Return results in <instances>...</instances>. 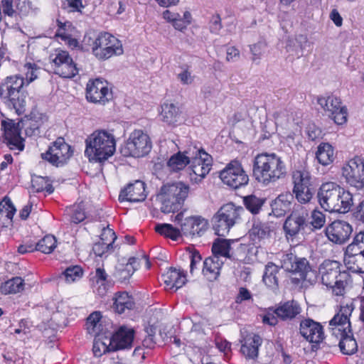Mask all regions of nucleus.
I'll list each match as a JSON object with an SVG mask.
<instances>
[{"instance_id": "obj_11", "label": "nucleus", "mask_w": 364, "mask_h": 364, "mask_svg": "<svg viewBox=\"0 0 364 364\" xmlns=\"http://www.w3.org/2000/svg\"><path fill=\"white\" fill-rule=\"evenodd\" d=\"M341 171L347 184L357 190L364 188V159L355 156L350 159Z\"/></svg>"}, {"instance_id": "obj_25", "label": "nucleus", "mask_w": 364, "mask_h": 364, "mask_svg": "<svg viewBox=\"0 0 364 364\" xmlns=\"http://www.w3.org/2000/svg\"><path fill=\"white\" fill-rule=\"evenodd\" d=\"M145 186V183L139 180L128 184L126 188L120 191L119 200L132 203L144 201L146 198Z\"/></svg>"}, {"instance_id": "obj_8", "label": "nucleus", "mask_w": 364, "mask_h": 364, "mask_svg": "<svg viewBox=\"0 0 364 364\" xmlns=\"http://www.w3.org/2000/svg\"><path fill=\"white\" fill-rule=\"evenodd\" d=\"M242 212H244V209L232 203L223 205L212 218L215 234L218 236H225L230 228L240 220Z\"/></svg>"}, {"instance_id": "obj_31", "label": "nucleus", "mask_w": 364, "mask_h": 364, "mask_svg": "<svg viewBox=\"0 0 364 364\" xmlns=\"http://www.w3.org/2000/svg\"><path fill=\"white\" fill-rule=\"evenodd\" d=\"M182 112L175 104L165 102L161 105L162 120L168 124L176 125L183 120Z\"/></svg>"}, {"instance_id": "obj_6", "label": "nucleus", "mask_w": 364, "mask_h": 364, "mask_svg": "<svg viewBox=\"0 0 364 364\" xmlns=\"http://www.w3.org/2000/svg\"><path fill=\"white\" fill-rule=\"evenodd\" d=\"M281 267L291 274L294 284L306 282L313 284L317 280L316 271L312 269L309 262L304 257H299L292 253L284 254L281 259Z\"/></svg>"}, {"instance_id": "obj_48", "label": "nucleus", "mask_w": 364, "mask_h": 364, "mask_svg": "<svg viewBox=\"0 0 364 364\" xmlns=\"http://www.w3.org/2000/svg\"><path fill=\"white\" fill-rule=\"evenodd\" d=\"M291 194L295 196V198L299 203L307 204L313 198L314 191L311 187L306 188L293 189Z\"/></svg>"}, {"instance_id": "obj_40", "label": "nucleus", "mask_w": 364, "mask_h": 364, "mask_svg": "<svg viewBox=\"0 0 364 364\" xmlns=\"http://www.w3.org/2000/svg\"><path fill=\"white\" fill-rule=\"evenodd\" d=\"M24 289L23 279L19 277H15L2 283L0 291L4 294H16Z\"/></svg>"}, {"instance_id": "obj_14", "label": "nucleus", "mask_w": 364, "mask_h": 364, "mask_svg": "<svg viewBox=\"0 0 364 364\" xmlns=\"http://www.w3.org/2000/svg\"><path fill=\"white\" fill-rule=\"evenodd\" d=\"M317 102L336 124L341 125L347 122V109L342 106L340 98L334 95L318 96Z\"/></svg>"}, {"instance_id": "obj_7", "label": "nucleus", "mask_w": 364, "mask_h": 364, "mask_svg": "<svg viewBox=\"0 0 364 364\" xmlns=\"http://www.w3.org/2000/svg\"><path fill=\"white\" fill-rule=\"evenodd\" d=\"M188 191L189 186L181 182L163 186L159 196L161 201V212L169 213L178 210Z\"/></svg>"}, {"instance_id": "obj_36", "label": "nucleus", "mask_w": 364, "mask_h": 364, "mask_svg": "<svg viewBox=\"0 0 364 364\" xmlns=\"http://www.w3.org/2000/svg\"><path fill=\"white\" fill-rule=\"evenodd\" d=\"M271 234L270 226L267 223L254 220L251 229L249 230L250 238L256 242L269 237Z\"/></svg>"}, {"instance_id": "obj_46", "label": "nucleus", "mask_w": 364, "mask_h": 364, "mask_svg": "<svg viewBox=\"0 0 364 364\" xmlns=\"http://www.w3.org/2000/svg\"><path fill=\"white\" fill-rule=\"evenodd\" d=\"M83 270L79 265H71L67 267L60 276L68 283L75 282L82 277Z\"/></svg>"}, {"instance_id": "obj_59", "label": "nucleus", "mask_w": 364, "mask_h": 364, "mask_svg": "<svg viewBox=\"0 0 364 364\" xmlns=\"http://www.w3.org/2000/svg\"><path fill=\"white\" fill-rule=\"evenodd\" d=\"M262 323L271 326H275L278 324L279 318L273 312L270 311L269 308L268 311L262 316Z\"/></svg>"}, {"instance_id": "obj_47", "label": "nucleus", "mask_w": 364, "mask_h": 364, "mask_svg": "<svg viewBox=\"0 0 364 364\" xmlns=\"http://www.w3.org/2000/svg\"><path fill=\"white\" fill-rule=\"evenodd\" d=\"M155 231L161 235L171 238L173 240H177L181 236V232L178 229L167 223L156 225L155 226Z\"/></svg>"}, {"instance_id": "obj_1", "label": "nucleus", "mask_w": 364, "mask_h": 364, "mask_svg": "<svg viewBox=\"0 0 364 364\" xmlns=\"http://www.w3.org/2000/svg\"><path fill=\"white\" fill-rule=\"evenodd\" d=\"M286 175V166L274 153L258 154L252 161V176L259 183L268 185Z\"/></svg>"}, {"instance_id": "obj_43", "label": "nucleus", "mask_w": 364, "mask_h": 364, "mask_svg": "<svg viewBox=\"0 0 364 364\" xmlns=\"http://www.w3.org/2000/svg\"><path fill=\"white\" fill-rule=\"evenodd\" d=\"M123 53V47H92V53L99 60H107L113 55H120Z\"/></svg>"}, {"instance_id": "obj_55", "label": "nucleus", "mask_w": 364, "mask_h": 364, "mask_svg": "<svg viewBox=\"0 0 364 364\" xmlns=\"http://www.w3.org/2000/svg\"><path fill=\"white\" fill-rule=\"evenodd\" d=\"M92 351L96 357H100L102 354L105 353L107 351H112L109 348V343L107 344L105 342H103L100 340V338H95Z\"/></svg>"}, {"instance_id": "obj_12", "label": "nucleus", "mask_w": 364, "mask_h": 364, "mask_svg": "<svg viewBox=\"0 0 364 364\" xmlns=\"http://www.w3.org/2000/svg\"><path fill=\"white\" fill-rule=\"evenodd\" d=\"M54 65V73L61 77L71 78L78 74V70L68 51L55 48L49 55Z\"/></svg>"}, {"instance_id": "obj_19", "label": "nucleus", "mask_w": 364, "mask_h": 364, "mask_svg": "<svg viewBox=\"0 0 364 364\" xmlns=\"http://www.w3.org/2000/svg\"><path fill=\"white\" fill-rule=\"evenodd\" d=\"M4 129V142L11 151H22L24 149V139L21 136L18 124L12 121H2Z\"/></svg>"}, {"instance_id": "obj_29", "label": "nucleus", "mask_w": 364, "mask_h": 364, "mask_svg": "<svg viewBox=\"0 0 364 364\" xmlns=\"http://www.w3.org/2000/svg\"><path fill=\"white\" fill-rule=\"evenodd\" d=\"M294 196L290 192L279 195L271 203L272 211L276 217L284 216L293 205Z\"/></svg>"}, {"instance_id": "obj_15", "label": "nucleus", "mask_w": 364, "mask_h": 364, "mask_svg": "<svg viewBox=\"0 0 364 364\" xmlns=\"http://www.w3.org/2000/svg\"><path fill=\"white\" fill-rule=\"evenodd\" d=\"M309 215L306 209L300 205H294L291 213L284 223L286 236L294 237L304 230L309 224Z\"/></svg>"}, {"instance_id": "obj_27", "label": "nucleus", "mask_w": 364, "mask_h": 364, "mask_svg": "<svg viewBox=\"0 0 364 364\" xmlns=\"http://www.w3.org/2000/svg\"><path fill=\"white\" fill-rule=\"evenodd\" d=\"M262 344V338L255 333L249 334L242 341L240 351L247 359L255 360L258 357L259 348Z\"/></svg>"}, {"instance_id": "obj_38", "label": "nucleus", "mask_w": 364, "mask_h": 364, "mask_svg": "<svg viewBox=\"0 0 364 364\" xmlns=\"http://www.w3.org/2000/svg\"><path fill=\"white\" fill-rule=\"evenodd\" d=\"M316 157L319 164L323 166L331 164L334 160L333 146L328 143H321L316 152Z\"/></svg>"}, {"instance_id": "obj_62", "label": "nucleus", "mask_w": 364, "mask_h": 364, "mask_svg": "<svg viewBox=\"0 0 364 364\" xmlns=\"http://www.w3.org/2000/svg\"><path fill=\"white\" fill-rule=\"evenodd\" d=\"M210 31L213 33H218L222 28L221 18L219 14L213 15L209 23Z\"/></svg>"}, {"instance_id": "obj_9", "label": "nucleus", "mask_w": 364, "mask_h": 364, "mask_svg": "<svg viewBox=\"0 0 364 364\" xmlns=\"http://www.w3.org/2000/svg\"><path fill=\"white\" fill-rule=\"evenodd\" d=\"M73 154L71 146L64 138L58 137L50 144L46 152L41 154V157L55 167H62L68 162Z\"/></svg>"}, {"instance_id": "obj_16", "label": "nucleus", "mask_w": 364, "mask_h": 364, "mask_svg": "<svg viewBox=\"0 0 364 364\" xmlns=\"http://www.w3.org/2000/svg\"><path fill=\"white\" fill-rule=\"evenodd\" d=\"M299 332L311 343V350L317 351L320 343L324 339V332L321 323L309 318L303 319L300 322Z\"/></svg>"}, {"instance_id": "obj_24", "label": "nucleus", "mask_w": 364, "mask_h": 364, "mask_svg": "<svg viewBox=\"0 0 364 364\" xmlns=\"http://www.w3.org/2000/svg\"><path fill=\"white\" fill-rule=\"evenodd\" d=\"M130 146L134 150V157H143L151 149V141L149 136L141 130H135L129 139Z\"/></svg>"}, {"instance_id": "obj_21", "label": "nucleus", "mask_w": 364, "mask_h": 364, "mask_svg": "<svg viewBox=\"0 0 364 364\" xmlns=\"http://www.w3.org/2000/svg\"><path fill=\"white\" fill-rule=\"evenodd\" d=\"M134 330L126 326H121L109 340V348L112 351L130 349L134 338Z\"/></svg>"}, {"instance_id": "obj_42", "label": "nucleus", "mask_w": 364, "mask_h": 364, "mask_svg": "<svg viewBox=\"0 0 364 364\" xmlns=\"http://www.w3.org/2000/svg\"><path fill=\"white\" fill-rule=\"evenodd\" d=\"M230 240L226 239H216L212 246V252L213 255L218 258L221 257L225 258H230Z\"/></svg>"}, {"instance_id": "obj_22", "label": "nucleus", "mask_w": 364, "mask_h": 364, "mask_svg": "<svg viewBox=\"0 0 364 364\" xmlns=\"http://www.w3.org/2000/svg\"><path fill=\"white\" fill-rule=\"evenodd\" d=\"M343 261L348 270L353 273L364 274V253L355 246H347Z\"/></svg>"}, {"instance_id": "obj_60", "label": "nucleus", "mask_w": 364, "mask_h": 364, "mask_svg": "<svg viewBox=\"0 0 364 364\" xmlns=\"http://www.w3.org/2000/svg\"><path fill=\"white\" fill-rule=\"evenodd\" d=\"M24 68L27 70L26 75L28 83L33 82L37 78L36 72L38 70V68L36 64L28 63L25 64Z\"/></svg>"}, {"instance_id": "obj_37", "label": "nucleus", "mask_w": 364, "mask_h": 364, "mask_svg": "<svg viewBox=\"0 0 364 364\" xmlns=\"http://www.w3.org/2000/svg\"><path fill=\"white\" fill-rule=\"evenodd\" d=\"M279 272V267L272 262H268L265 265L262 280L267 287L272 289L278 287L279 281L277 274Z\"/></svg>"}, {"instance_id": "obj_28", "label": "nucleus", "mask_w": 364, "mask_h": 364, "mask_svg": "<svg viewBox=\"0 0 364 364\" xmlns=\"http://www.w3.org/2000/svg\"><path fill=\"white\" fill-rule=\"evenodd\" d=\"M161 280L164 282L166 289L176 291L186 284V277L183 271L170 267L161 275Z\"/></svg>"}, {"instance_id": "obj_26", "label": "nucleus", "mask_w": 364, "mask_h": 364, "mask_svg": "<svg viewBox=\"0 0 364 364\" xmlns=\"http://www.w3.org/2000/svg\"><path fill=\"white\" fill-rule=\"evenodd\" d=\"M1 10H2L5 15L9 16H13L16 12H18L20 15L26 16L36 14L37 8H33L28 0H18L16 9H14L13 0H1L0 4Z\"/></svg>"}, {"instance_id": "obj_61", "label": "nucleus", "mask_w": 364, "mask_h": 364, "mask_svg": "<svg viewBox=\"0 0 364 364\" xmlns=\"http://www.w3.org/2000/svg\"><path fill=\"white\" fill-rule=\"evenodd\" d=\"M97 39H98V33L93 29H90L85 34L83 43L87 46H95L97 44Z\"/></svg>"}, {"instance_id": "obj_63", "label": "nucleus", "mask_w": 364, "mask_h": 364, "mask_svg": "<svg viewBox=\"0 0 364 364\" xmlns=\"http://www.w3.org/2000/svg\"><path fill=\"white\" fill-rule=\"evenodd\" d=\"M348 245H353L364 253V230L356 234L353 242Z\"/></svg>"}, {"instance_id": "obj_53", "label": "nucleus", "mask_w": 364, "mask_h": 364, "mask_svg": "<svg viewBox=\"0 0 364 364\" xmlns=\"http://www.w3.org/2000/svg\"><path fill=\"white\" fill-rule=\"evenodd\" d=\"M114 246L111 243L99 241L95 242L92 247V251L96 256L102 257L107 253L113 252Z\"/></svg>"}, {"instance_id": "obj_50", "label": "nucleus", "mask_w": 364, "mask_h": 364, "mask_svg": "<svg viewBox=\"0 0 364 364\" xmlns=\"http://www.w3.org/2000/svg\"><path fill=\"white\" fill-rule=\"evenodd\" d=\"M134 269L129 266L119 264L115 272V277L122 283L126 282L134 274Z\"/></svg>"}, {"instance_id": "obj_51", "label": "nucleus", "mask_w": 364, "mask_h": 364, "mask_svg": "<svg viewBox=\"0 0 364 364\" xmlns=\"http://www.w3.org/2000/svg\"><path fill=\"white\" fill-rule=\"evenodd\" d=\"M97 44L95 46H116L119 41L114 36L108 32L98 33Z\"/></svg>"}, {"instance_id": "obj_13", "label": "nucleus", "mask_w": 364, "mask_h": 364, "mask_svg": "<svg viewBox=\"0 0 364 364\" xmlns=\"http://www.w3.org/2000/svg\"><path fill=\"white\" fill-rule=\"evenodd\" d=\"M220 178L224 184L232 189H237L248 183V175L239 161L233 160L220 171Z\"/></svg>"}, {"instance_id": "obj_20", "label": "nucleus", "mask_w": 364, "mask_h": 364, "mask_svg": "<svg viewBox=\"0 0 364 364\" xmlns=\"http://www.w3.org/2000/svg\"><path fill=\"white\" fill-rule=\"evenodd\" d=\"M175 221L181 223V232L185 235L200 236L208 228V221L201 216H191L183 219V214L178 213Z\"/></svg>"}, {"instance_id": "obj_30", "label": "nucleus", "mask_w": 364, "mask_h": 364, "mask_svg": "<svg viewBox=\"0 0 364 364\" xmlns=\"http://www.w3.org/2000/svg\"><path fill=\"white\" fill-rule=\"evenodd\" d=\"M193 146H189L184 151H178L172 155L166 163L167 167L170 171L178 172L183 170L190 163V159L193 157Z\"/></svg>"}, {"instance_id": "obj_41", "label": "nucleus", "mask_w": 364, "mask_h": 364, "mask_svg": "<svg viewBox=\"0 0 364 364\" xmlns=\"http://www.w3.org/2000/svg\"><path fill=\"white\" fill-rule=\"evenodd\" d=\"M65 212V215L69 216L70 221L75 224H78L86 218L85 205L83 203L67 207Z\"/></svg>"}, {"instance_id": "obj_18", "label": "nucleus", "mask_w": 364, "mask_h": 364, "mask_svg": "<svg viewBox=\"0 0 364 364\" xmlns=\"http://www.w3.org/2000/svg\"><path fill=\"white\" fill-rule=\"evenodd\" d=\"M112 97V93L109 90L106 82L95 79L90 80L86 87V98L93 103L105 105Z\"/></svg>"}, {"instance_id": "obj_44", "label": "nucleus", "mask_w": 364, "mask_h": 364, "mask_svg": "<svg viewBox=\"0 0 364 364\" xmlns=\"http://www.w3.org/2000/svg\"><path fill=\"white\" fill-rule=\"evenodd\" d=\"M244 205L245 208L252 214L259 213L263 206L265 199L257 197L255 195H250L244 198Z\"/></svg>"}, {"instance_id": "obj_39", "label": "nucleus", "mask_w": 364, "mask_h": 364, "mask_svg": "<svg viewBox=\"0 0 364 364\" xmlns=\"http://www.w3.org/2000/svg\"><path fill=\"white\" fill-rule=\"evenodd\" d=\"M348 332L341 333V338L339 342L341 351L346 355H353L358 350V344L353 334H348Z\"/></svg>"}, {"instance_id": "obj_32", "label": "nucleus", "mask_w": 364, "mask_h": 364, "mask_svg": "<svg viewBox=\"0 0 364 364\" xmlns=\"http://www.w3.org/2000/svg\"><path fill=\"white\" fill-rule=\"evenodd\" d=\"M57 24L58 28L55 36L58 39L61 40V42L59 43L63 42L68 46H78L77 39L72 36V32L74 29L72 23L70 21L62 22L60 20H57Z\"/></svg>"}, {"instance_id": "obj_52", "label": "nucleus", "mask_w": 364, "mask_h": 364, "mask_svg": "<svg viewBox=\"0 0 364 364\" xmlns=\"http://www.w3.org/2000/svg\"><path fill=\"white\" fill-rule=\"evenodd\" d=\"M219 55H225L227 61H235L239 58L240 51L236 47H218L216 50Z\"/></svg>"}, {"instance_id": "obj_34", "label": "nucleus", "mask_w": 364, "mask_h": 364, "mask_svg": "<svg viewBox=\"0 0 364 364\" xmlns=\"http://www.w3.org/2000/svg\"><path fill=\"white\" fill-rule=\"evenodd\" d=\"M113 309L119 314H123L127 309L131 310L134 306L133 298L126 291H118L113 297Z\"/></svg>"}, {"instance_id": "obj_57", "label": "nucleus", "mask_w": 364, "mask_h": 364, "mask_svg": "<svg viewBox=\"0 0 364 364\" xmlns=\"http://www.w3.org/2000/svg\"><path fill=\"white\" fill-rule=\"evenodd\" d=\"M311 221L310 223L315 229H320L321 228L326 222V217L325 215L318 210H314L311 213Z\"/></svg>"}, {"instance_id": "obj_33", "label": "nucleus", "mask_w": 364, "mask_h": 364, "mask_svg": "<svg viewBox=\"0 0 364 364\" xmlns=\"http://www.w3.org/2000/svg\"><path fill=\"white\" fill-rule=\"evenodd\" d=\"M224 262L216 256L208 257L203 262V273L210 281L215 280Z\"/></svg>"}, {"instance_id": "obj_10", "label": "nucleus", "mask_w": 364, "mask_h": 364, "mask_svg": "<svg viewBox=\"0 0 364 364\" xmlns=\"http://www.w3.org/2000/svg\"><path fill=\"white\" fill-rule=\"evenodd\" d=\"M193 157L190 159L191 179L196 183L201 181L211 170L213 158L202 147L193 146Z\"/></svg>"}, {"instance_id": "obj_54", "label": "nucleus", "mask_w": 364, "mask_h": 364, "mask_svg": "<svg viewBox=\"0 0 364 364\" xmlns=\"http://www.w3.org/2000/svg\"><path fill=\"white\" fill-rule=\"evenodd\" d=\"M16 213V208L11 200L5 197L1 203H0V214L6 213V217L12 219Z\"/></svg>"}, {"instance_id": "obj_58", "label": "nucleus", "mask_w": 364, "mask_h": 364, "mask_svg": "<svg viewBox=\"0 0 364 364\" xmlns=\"http://www.w3.org/2000/svg\"><path fill=\"white\" fill-rule=\"evenodd\" d=\"M117 239V235L114 230L109 228V225L102 228V231L100 235V241L106 242L107 243H113Z\"/></svg>"}, {"instance_id": "obj_35", "label": "nucleus", "mask_w": 364, "mask_h": 364, "mask_svg": "<svg viewBox=\"0 0 364 364\" xmlns=\"http://www.w3.org/2000/svg\"><path fill=\"white\" fill-rule=\"evenodd\" d=\"M293 189L310 188L311 176L306 167L295 169L291 173Z\"/></svg>"}, {"instance_id": "obj_23", "label": "nucleus", "mask_w": 364, "mask_h": 364, "mask_svg": "<svg viewBox=\"0 0 364 364\" xmlns=\"http://www.w3.org/2000/svg\"><path fill=\"white\" fill-rule=\"evenodd\" d=\"M282 321H291L301 312L300 304L295 300L281 301L275 306L269 308Z\"/></svg>"}, {"instance_id": "obj_5", "label": "nucleus", "mask_w": 364, "mask_h": 364, "mask_svg": "<svg viewBox=\"0 0 364 364\" xmlns=\"http://www.w3.org/2000/svg\"><path fill=\"white\" fill-rule=\"evenodd\" d=\"M23 85L24 79L19 75L8 76L0 84V97L18 114L25 112L27 94Z\"/></svg>"}, {"instance_id": "obj_64", "label": "nucleus", "mask_w": 364, "mask_h": 364, "mask_svg": "<svg viewBox=\"0 0 364 364\" xmlns=\"http://www.w3.org/2000/svg\"><path fill=\"white\" fill-rule=\"evenodd\" d=\"M177 77L183 85H190L194 80V77L188 69H184L178 73Z\"/></svg>"}, {"instance_id": "obj_4", "label": "nucleus", "mask_w": 364, "mask_h": 364, "mask_svg": "<svg viewBox=\"0 0 364 364\" xmlns=\"http://www.w3.org/2000/svg\"><path fill=\"white\" fill-rule=\"evenodd\" d=\"M85 155L90 162L104 163L116 150V141L112 134L99 130L94 132L85 140Z\"/></svg>"}, {"instance_id": "obj_2", "label": "nucleus", "mask_w": 364, "mask_h": 364, "mask_svg": "<svg viewBox=\"0 0 364 364\" xmlns=\"http://www.w3.org/2000/svg\"><path fill=\"white\" fill-rule=\"evenodd\" d=\"M318 203L328 212L348 213L353 205V196L336 183H323L317 193Z\"/></svg>"}, {"instance_id": "obj_17", "label": "nucleus", "mask_w": 364, "mask_h": 364, "mask_svg": "<svg viewBox=\"0 0 364 364\" xmlns=\"http://www.w3.org/2000/svg\"><path fill=\"white\" fill-rule=\"evenodd\" d=\"M353 232L352 226L344 220H334L325 229L328 239L334 244L343 245L348 241Z\"/></svg>"}, {"instance_id": "obj_56", "label": "nucleus", "mask_w": 364, "mask_h": 364, "mask_svg": "<svg viewBox=\"0 0 364 364\" xmlns=\"http://www.w3.org/2000/svg\"><path fill=\"white\" fill-rule=\"evenodd\" d=\"M146 332L147 336L143 340V346L146 348L152 349L156 344L155 341L156 328L152 326H149L146 328Z\"/></svg>"}, {"instance_id": "obj_3", "label": "nucleus", "mask_w": 364, "mask_h": 364, "mask_svg": "<svg viewBox=\"0 0 364 364\" xmlns=\"http://www.w3.org/2000/svg\"><path fill=\"white\" fill-rule=\"evenodd\" d=\"M341 264L336 260L326 259L319 266L318 274L321 283L329 287L337 299L344 297L350 281V275L346 270H341Z\"/></svg>"}, {"instance_id": "obj_45", "label": "nucleus", "mask_w": 364, "mask_h": 364, "mask_svg": "<svg viewBox=\"0 0 364 364\" xmlns=\"http://www.w3.org/2000/svg\"><path fill=\"white\" fill-rule=\"evenodd\" d=\"M56 238L53 235H48L36 244V248L37 251L44 254H50L56 247Z\"/></svg>"}, {"instance_id": "obj_49", "label": "nucleus", "mask_w": 364, "mask_h": 364, "mask_svg": "<svg viewBox=\"0 0 364 364\" xmlns=\"http://www.w3.org/2000/svg\"><path fill=\"white\" fill-rule=\"evenodd\" d=\"M329 324L336 326L333 330L345 333L347 332L346 328L350 327V319H344V316L338 313L330 321Z\"/></svg>"}]
</instances>
